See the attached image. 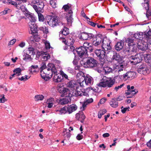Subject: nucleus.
Segmentation results:
<instances>
[{
	"label": "nucleus",
	"mask_w": 151,
	"mask_h": 151,
	"mask_svg": "<svg viewBox=\"0 0 151 151\" xmlns=\"http://www.w3.org/2000/svg\"><path fill=\"white\" fill-rule=\"evenodd\" d=\"M36 12L38 14L39 21L40 22H43L45 18L43 15L41 13H43V12Z\"/></svg>",
	"instance_id": "e433bc0d"
},
{
	"label": "nucleus",
	"mask_w": 151,
	"mask_h": 151,
	"mask_svg": "<svg viewBox=\"0 0 151 151\" xmlns=\"http://www.w3.org/2000/svg\"><path fill=\"white\" fill-rule=\"evenodd\" d=\"M104 70L106 74H108L112 72V68L108 67H105Z\"/></svg>",
	"instance_id": "09e8293b"
},
{
	"label": "nucleus",
	"mask_w": 151,
	"mask_h": 151,
	"mask_svg": "<svg viewBox=\"0 0 151 151\" xmlns=\"http://www.w3.org/2000/svg\"><path fill=\"white\" fill-rule=\"evenodd\" d=\"M54 76L53 77V81L56 83H59L62 81L63 79L61 75L58 73L55 74H54Z\"/></svg>",
	"instance_id": "b1692460"
},
{
	"label": "nucleus",
	"mask_w": 151,
	"mask_h": 151,
	"mask_svg": "<svg viewBox=\"0 0 151 151\" xmlns=\"http://www.w3.org/2000/svg\"><path fill=\"white\" fill-rule=\"evenodd\" d=\"M123 63H117L114 66V68L116 69V71H118L119 74H120L121 76L125 72L124 66L123 65Z\"/></svg>",
	"instance_id": "ddd939ff"
},
{
	"label": "nucleus",
	"mask_w": 151,
	"mask_h": 151,
	"mask_svg": "<svg viewBox=\"0 0 151 151\" xmlns=\"http://www.w3.org/2000/svg\"><path fill=\"white\" fill-rule=\"evenodd\" d=\"M41 54L42 55L41 59L43 61H47L50 57L49 54L47 52H41Z\"/></svg>",
	"instance_id": "2f4dec72"
},
{
	"label": "nucleus",
	"mask_w": 151,
	"mask_h": 151,
	"mask_svg": "<svg viewBox=\"0 0 151 151\" xmlns=\"http://www.w3.org/2000/svg\"><path fill=\"white\" fill-rule=\"evenodd\" d=\"M60 40L65 44L66 45H68V44L67 40L64 37H60Z\"/></svg>",
	"instance_id": "052dcab7"
},
{
	"label": "nucleus",
	"mask_w": 151,
	"mask_h": 151,
	"mask_svg": "<svg viewBox=\"0 0 151 151\" xmlns=\"http://www.w3.org/2000/svg\"><path fill=\"white\" fill-rule=\"evenodd\" d=\"M134 41L133 40L130 38H127L126 40V42L128 43V46L133 45Z\"/></svg>",
	"instance_id": "864d4df0"
},
{
	"label": "nucleus",
	"mask_w": 151,
	"mask_h": 151,
	"mask_svg": "<svg viewBox=\"0 0 151 151\" xmlns=\"http://www.w3.org/2000/svg\"><path fill=\"white\" fill-rule=\"evenodd\" d=\"M45 47L47 49H50V43L47 42H45Z\"/></svg>",
	"instance_id": "0e129e2a"
},
{
	"label": "nucleus",
	"mask_w": 151,
	"mask_h": 151,
	"mask_svg": "<svg viewBox=\"0 0 151 151\" xmlns=\"http://www.w3.org/2000/svg\"><path fill=\"white\" fill-rule=\"evenodd\" d=\"M127 76L129 78V80H131L134 78V73L131 72H127Z\"/></svg>",
	"instance_id": "603ef678"
},
{
	"label": "nucleus",
	"mask_w": 151,
	"mask_h": 151,
	"mask_svg": "<svg viewBox=\"0 0 151 151\" xmlns=\"http://www.w3.org/2000/svg\"><path fill=\"white\" fill-rule=\"evenodd\" d=\"M62 94L65 97H69L71 98L73 96L72 90L70 89L64 88L61 90Z\"/></svg>",
	"instance_id": "2eb2a0df"
},
{
	"label": "nucleus",
	"mask_w": 151,
	"mask_h": 151,
	"mask_svg": "<svg viewBox=\"0 0 151 151\" xmlns=\"http://www.w3.org/2000/svg\"><path fill=\"white\" fill-rule=\"evenodd\" d=\"M16 41V40L15 39H14L11 40L8 44V45H13L15 43Z\"/></svg>",
	"instance_id": "69168bd1"
},
{
	"label": "nucleus",
	"mask_w": 151,
	"mask_h": 151,
	"mask_svg": "<svg viewBox=\"0 0 151 151\" xmlns=\"http://www.w3.org/2000/svg\"><path fill=\"white\" fill-rule=\"evenodd\" d=\"M73 96H75L76 97H80L83 96H88L87 93L85 91H83L77 88L76 91H75V92H73Z\"/></svg>",
	"instance_id": "f3484780"
},
{
	"label": "nucleus",
	"mask_w": 151,
	"mask_h": 151,
	"mask_svg": "<svg viewBox=\"0 0 151 151\" xmlns=\"http://www.w3.org/2000/svg\"><path fill=\"white\" fill-rule=\"evenodd\" d=\"M124 85V84L123 83L120 85L116 86L114 88V90H115L116 91H117L119 88H122Z\"/></svg>",
	"instance_id": "680f3d73"
},
{
	"label": "nucleus",
	"mask_w": 151,
	"mask_h": 151,
	"mask_svg": "<svg viewBox=\"0 0 151 151\" xmlns=\"http://www.w3.org/2000/svg\"><path fill=\"white\" fill-rule=\"evenodd\" d=\"M137 71L140 74L147 75L150 72L149 68H148L146 65L143 64L139 67Z\"/></svg>",
	"instance_id": "9d476101"
},
{
	"label": "nucleus",
	"mask_w": 151,
	"mask_h": 151,
	"mask_svg": "<svg viewBox=\"0 0 151 151\" xmlns=\"http://www.w3.org/2000/svg\"><path fill=\"white\" fill-rule=\"evenodd\" d=\"M44 98V96L42 95H36L35 97V99L36 101L42 100Z\"/></svg>",
	"instance_id": "c03bdc74"
},
{
	"label": "nucleus",
	"mask_w": 151,
	"mask_h": 151,
	"mask_svg": "<svg viewBox=\"0 0 151 151\" xmlns=\"http://www.w3.org/2000/svg\"><path fill=\"white\" fill-rule=\"evenodd\" d=\"M77 109V106L75 104H73L68 107H64L61 108L60 109H56L55 111L58 112L60 114H65L68 112L69 114L71 113L72 112L75 111Z\"/></svg>",
	"instance_id": "20e7f679"
},
{
	"label": "nucleus",
	"mask_w": 151,
	"mask_h": 151,
	"mask_svg": "<svg viewBox=\"0 0 151 151\" xmlns=\"http://www.w3.org/2000/svg\"><path fill=\"white\" fill-rule=\"evenodd\" d=\"M47 68L45 63H42L41 64V66L40 67L41 71L42 70H44L45 69Z\"/></svg>",
	"instance_id": "e2e57ef3"
},
{
	"label": "nucleus",
	"mask_w": 151,
	"mask_h": 151,
	"mask_svg": "<svg viewBox=\"0 0 151 151\" xmlns=\"http://www.w3.org/2000/svg\"><path fill=\"white\" fill-rule=\"evenodd\" d=\"M134 36L137 39L142 40L143 38H146V34L143 32H138L134 34Z\"/></svg>",
	"instance_id": "412c9836"
},
{
	"label": "nucleus",
	"mask_w": 151,
	"mask_h": 151,
	"mask_svg": "<svg viewBox=\"0 0 151 151\" xmlns=\"http://www.w3.org/2000/svg\"><path fill=\"white\" fill-rule=\"evenodd\" d=\"M40 1L39 0H32V1L30 5L33 7L35 10H37V5L40 2Z\"/></svg>",
	"instance_id": "7c9ffc66"
},
{
	"label": "nucleus",
	"mask_w": 151,
	"mask_h": 151,
	"mask_svg": "<svg viewBox=\"0 0 151 151\" xmlns=\"http://www.w3.org/2000/svg\"><path fill=\"white\" fill-rule=\"evenodd\" d=\"M147 45L146 42H144V43H143L142 42H139L138 43V48L142 50H145L147 49Z\"/></svg>",
	"instance_id": "a878e982"
},
{
	"label": "nucleus",
	"mask_w": 151,
	"mask_h": 151,
	"mask_svg": "<svg viewBox=\"0 0 151 151\" xmlns=\"http://www.w3.org/2000/svg\"><path fill=\"white\" fill-rule=\"evenodd\" d=\"M94 35L91 33H88L86 32H83L81 34V38L83 40H89L93 38Z\"/></svg>",
	"instance_id": "a211bd4d"
},
{
	"label": "nucleus",
	"mask_w": 151,
	"mask_h": 151,
	"mask_svg": "<svg viewBox=\"0 0 151 151\" xmlns=\"http://www.w3.org/2000/svg\"><path fill=\"white\" fill-rule=\"evenodd\" d=\"M111 42L110 41L106 38L102 41V47L105 51H107L111 49V47L110 45Z\"/></svg>",
	"instance_id": "f8f14e48"
},
{
	"label": "nucleus",
	"mask_w": 151,
	"mask_h": 151,
	"mask_svg": "<svg viewBox=\"0 0 151 151\" xmlns=\"http://www.w3.org/2000/svg\"><path fill=\"white\" fill-rule=\"evenodd\" d=\"M111 106L113 108H116L118 106V103L114 99H113L110 102Z\"/></svg>",
	"instance_id": "473e14b6"
},
{
	"label": "nucleus",
	"mask_w": 151,
	"mask_h": 151,
	"mask_svg": "<svg viewBox=\"0 0 151 151\" xmlns=\"http://www.w3.org/2000/svg\"><path fill=\"white\" fill-rule=\"evenodd\" d=\"M23 57V60H24L28 61H31L32 60L31 55L27 53H25Z\"/></svg>",
	"instance_id": "4c0bfd02"
},
{
	"label": "nucleus",
	"mask_w": 151,
	"mask_h": 151,
	"mask_svg": "<svg viewBox=\"0 0 151 151\" xmlns=\"http://www.w3.org/2000/svg\"><path fill=\"white\" fill-rule=\"evenodd\" d=\"M145 60V62L147 63H151V55L150 54H146L144 56Z\"/></svg>",
	"instance_id": "f704fd0d"
},
{
	"label": "nucleus",
	"mask_w": 151,
	"mask_h": 151,
	"mask_svg": "<svg viewBox=\"0 0 151 151\" xmlns=\"http://www.w3.org/2000/svg\"><path fill=\"white\" fill-rule=\"evenodd\" d=\"M30 78V77H28L27 75H25L24 76H22L21 78H18V80L21 81H25Z\"/></svg>",
	"instance_id": "8fccbe9b"
},
{
	"label": "nucleus",
	"mask_w": 151,
	"mask_h": 151,
	"mask_svg": "<svg viewBox=\"0 0 151 151\" xmlns=\"http://www.w3.org/2000/svg\"><path fill=\"white\" fill-rule=\"evenodd\" d=\"M115 81L111 78H108L106 81H101L98 84V86L103 87H107L110 88L112 87L114 84Z\"/></svg>",
	"instance_id": "423d86ee"
},
{
	"label": "nucleus",
	"mask_w": 151,
	"mask_h": 151,
	"mask_svg": "<svg viewBox=\"0 0 151 151\" xmlns=\"http://www.w3.org/2000/svg\"><path fill=\"white\" fill-rule=\"evenodd\" d=\"M40 30H42L43 33L47 34L48 32V28L46 27H42L40 28Z\"/></svg>",
	"instance_id": "5fc2aeb1"
},
{
	"label": "nucleus",
	"mask_w": 151,
	"mask_h": 151,
	"mask_svg": "<svg viewBox=\"0 0 151 151\" xmlns=\"http://www.w3.org/2000/svg\"><path fill=\"white\" fill-rule=\"evenodd\" d=\"M124 47V41L121 40L117 42L115 45V49L117 51H120Z\"/></svg>",
	"instance_id": "4be33fe9"
},
{
	"label": "nucleus",
	"mask_w": 151,
	"mask_h": 151,
	"mask_svg": "<svg viewBox=\"0 0 151 151\" xmlns=\"http://www.w3.org/2000/svg\"><path fill=\"white\" fill-rule=\"evenodd\" d=\"M130 109L129 107L127 108H124L123 109H121V111L123 114L125 113L126 111L128 110L129 111V109Z\"/></svg>",
	"instance_id": "774afa93"
},
{
	"label": "nucleus",
	"mask_w": 151,
	"mask_h": 151,
	"mask_svg": "<svg viewBox=\"0 0 151 151\" xmlns=\"http://www.w3.org/2000/svg\"><path fill=\"white\" fill-rule=\"evenodd\" d=\"M63 9L65 11H66L67 10L69 11L68 14H73L71 4H68L66 5H64L63 6Z\"/></svg>",
	"instance_id": "cd10ccee"
},
{
	"label": "nucleus",
	"mask_w": 151,
	"mask_h": 151,
	"mask_svg": "<svg viewBox=\"0 0 151 151\" xmlns=\"http://www.w3.org/2000/svg\"><path fill=\"white\" fill-rule=\"evenodd\" d=\"M40 73L42 78L47 81L51 78L53 74L58 73V70L53 64L49 63L47 65V68L40 71Z\"/></svg>",
	"instance_id": "f257e3e1"
},
{
	"label": "nucleus",
	"mask_w": 151,
	"mask_h": 151,
	"mask_svg": "<svg viewBox=\"0 0 151 151\" xmlns=\"http://www.w3.org/2000/svg\"><path fill=\"white\" fill-rule=\"evenodd\" d=\"M54 101V100L53 98H50L47 100L48 104L47 106L49 108H51L53 106V102Z\"/></svg>",
	"instance_id": "a19ab883"
},
{
	"label": "nucleus",
	"mask_w": 151,
	"mask_h": 151,
	"mask_svg": "<svg viewBox=\"0 0 151 151\" xmlns=\"http://www.w3.org/2000/svg\"><path fill=\"white\" fill-rule=\"evenodd\" d=\"M70 130H68V132L67 129H64L62 134L63 136L65 138L69 139L71 136V134L70 132Z\"/></svg>",
	"instance_id": "c85d7f7f"
},
{
	"label": "nucleus",
	"mask_w": 151,
	"mask_h": 151,
	"mask_svg": "<svg viewBox=\"0 0 151 151\" xmlns=\"http://www.w3.org/2000/svg\"><path fill=\"white\" fill-rule=\"evenodd\" d=\"M26 17L27 18L26 19L32 32L33 33H36L37 30V26L35 24V22L36 21L35 17L32 13L27 14Z\"/></svg>",
	"instance_id": "f03ea898"
},
{
	"label": "nucleus",
	"mask_w": 151,
	"mask_h": 151,
	"mask_svg": "<svg viewBox=\"0 0 151 151\" xmlns=\"http://www.w3.org/2000/svg\"><path fill=\"white\" fill-rule=\"evenodd\" d=\"M60 74L63 78H64L65 79H68V75L65 73L63 71L61 70L60 71Z\"/></svg>",
	"instance_id": "6e6d98bb"
},
{
	"label": "nucleus",
	"mask_w": 151,
	"mask_h": 151,
	"mask_svg": "<svg viewBox=\"0 0 151 151\" xmlns=\"http://www.w3.org/2000/svg\"><path fill=\"white\" fill-rule=\"evenodd\" d=\"M76 85V82L74 81H69L66 84L67 86L70 88H73Z\"/></svg>",
	"instance_id": "c9c22d12"
},
{
	"label": "nucleus",
	"mask_w": 151,
	"mask_h": 151,
	"mask_svg": "<svg viewBox=\"0 0 151 151\" xmlns=\"http://www.w3.org/2000/svg\"><path fill=\"white\" fill-rule=\"evenodd\" d=\"M93 79L92 77L89 75L86 76L85 78L84 85H91L93 83Z\"/></svg>",
	"instance_id": "6ab92c4d"
},
{
	"label": "nucleus",
	"mask_w": 151,
	"mask_h": 151,
	"mask_svg": "<svg viewBox=\"0 0 151 151\" xmlns=\"http://www.w3.org/2000/svg\"><path fill=\"white\" fill-rule=\"evenodd\" d=\"M104 38L101 35H98L93 38V44L95 46H98L101 44Z\"/></svg>",
	"instance_id": "9b49d317"
},
{
	"label": "nucleus",
	"mask_w": 151,
	"mask_h": 151,
	"mask_svg": "<svg viewBox=\"0 0 151 151\" xmlns=\"http://www.w3.org/2000/svg\"><path fill=\"white\" fill-rule=\"evenodd\" d=\"M71 99L69 97H65V98L61 99L59 101V103L61 105H64L70 102Z\"/></svg>",
	"instance_id": "bb28decb"
},
{
	"label": "nucleus",
	"mask_w": 151,
	"mask_h": 151,
	"mask_svg": "<svg viewBox=\"0 0 151 151\" xmlns=\"http://www.w3.org/2000/svg\"><path fill=\"white\" fill-rule=\"evenodd\" d=\"M145 5L147 6V7L145 8L146 9V10H147L146 16L148 18L149 17L151 16V12L149 9V4L148 2H147V1H146Z\"/></svg>",
	"instance_id": "58836bf2"
},
{
	"label": "nucleus",
	"mask_w": 151,
	"mask_h": 151,
	"mask_svg": "<svg viewBox=\"0 0 151 151\" xmlns=\"http://www.w3.org/2000/svg\"><path fill=\"white\" fill-rule=\"evenodd\" d=\"M125 49L124 50L127 52V54H132L133 53L136 51V46L133 45H131L128 46L125 45Z\"/></svg>",
	"instance_id": "4468645a"
},
{
	"label": "nucleus",
	"mask_w": 151,
	"mask_h": 151,
	"mask_svg": "<svg viewBox=\"0 0 151 151\" xmlns=\"http://www.w3.org/2000/svg\"><path fill=\"white\" fill-rule=\"evenodd\" d=\"M74 39L72 37L68 39L67 40V42L68 44V45H73L74 42Z\"/></svg>",
	"instance_id": "3c124183"
},
{
	"label": "nucleus",
	"mask_w": 151,
	"mask_h": 151,
	"mask_svg": "<svg viewBox=\"0 0 151 151\" xmlns=\"http://www.w3.org/2000/svg\"><path fill=\"white\" fill-rule=\"evenodd\" d=\"M85 77L84 73L82 71L79 72L76 75L77 81L81 87L84 86Z\"/></svg>",
	"instance_id": "6e6552de"
},
{
	"label": "nucleus",
	"mask_w": 151,
	"mask_h": 151,
	"mask_svg": "<svg viewBox=\"0 0 151 151\" xmlns=\"http://www.w3.org/2000/svg\"><path fill=\"white\" fill-rule=\"evenodd\" d=\"M68 16H66V18L68 24L69 25L71 26L72 22L73 19L72 17V14H68Z\"/></svg>",
	"instance_id": "72a5a7b5"
},
{
	"label": "nucleus",
	"mask_w": 151,
	"mask_h": 151,
	"mask_svg": "<svg viewBox=\"0 0 151 151\" xmlns=\"http://www.w3.org/2000/svg\"><path fill=\"white\" fill-rule=\"evenodd\" d=\"M94 53L99 59H103L105 57V52L103 50H95Z\"/></svg>",
	"instance_id": "dca6fc26"
},
{
	"label": "nucleus",
	"mask_w": 151,
	"mask_h": 151,
	"mask_svg": "<svg viewBox=\"0 0 151 151\" xmlns=\"http://www.w3.org/2000/svg\"><path fill=\"white\" fill-rule=\"evenodd\" d=\"M1 98L0 99V102L4 103L5 101H7V99H5L4 97V94L0 95Z\"/></svg>",
	"instance_id": "4d7b16f0"
},
{
	"label": "nucleus",
	"mask_w": 151,
	"mask_h": 151,
	"mask_svg": "<svg viewBox=\"0 0 151 151\" xmlns=\"http://www.w3.org/2000/svg\"><path fill=\"white\" fill-rule=\"evenodd\" d=\"M86 60L85 62H83V61L80 62L81 64L83 65L85 67L93 68L99 65L97 61L92 57H86Z\"/></svg>",
	"instance_id": "7ed1b4c3"
},
{
	"label": "nucleus",
	"mask_w": 151,
	"mask_h": 151,
	"mask_svg": "<svg viewBox=\"0 0 151 151\" xmlns=\"http://www.w3.org/2000/svg\"><path fill=\"white\" fill-rule=\"evenodd\" d=\"M30 55L34 54V49L32 47H29L28 48L26 53Z\"/></svg>",
	"instance_id": "79ce46f5"
},
{
	"label": "nucleus",
	"mask_w": 151,
	"mask_h": 151,
	"mask_svg": "<svg viewBox=\"0 0 151 151\" xmlns=\"http://www.w3.org/2000/svg\"><path fill=\"white\" fill-rule=\"evenodd\" d=\"M151 37V29H150L148 32L146 34V39L148 40V38Z\"/></svg>",
	"instance_id": "bf43d9fd"
},
{
	"label": "nucleus",
	"mask_w": 151,
	"mask_h": 151,
	"mask_svg": "<svg viewBox=\"0 0 151 151\" xmlns=\"http://www.w3.org/2000/svg\"><path fill=\"white\" fill-rule=\"evenodd\" d=\"M90 45H90V43L85 42L83 44V45L81 46V47H83L86 48V49L87 50V49L89 47H90Z\"/></svg>",
	"instance_id": "13d9d810"
},
{
	"label": "nucleus",
	"mask_w": 151,
	"mask_h": 151,
	"mask_svg": "<svg viewBox=\"0 0 151 151\" xmlns=\"http://www.w3.org/2000/svg\"><path fill=\"white\" fill-rule=\"evenodd\" d=\"M76 51L79 57L83 59L88 56V51L86 48L80 47L76 49Z\"/></svg>",
	"instance_id": "0eeeda50"
},
{
	"label": "nucleus",
	"mask_w": 151,
	"mask_h": 151,
	"mask_svg": "<svg viewBox=\"0 0 151 151\" xmlns=\"http://www.w3.org/2000/svg\"><path fill=\"white\" fill-rule=\"evenodd\" d=\"M112 58L113 60L116 61L117 63H123L124 62L123 60L120 57L119 55L116 53L114 54Z\"/></svg>",
	"instance_id": "aec40b11"
},
{
	"label": "nucleus",
	"mask_w": 151,
	"mask_h": 151,
	"mask_svg": "<svg viewBox=\"0 0 151 151\" xmlns=\"http://www.w3.org/2000/svg\"><path fill=\"white\" fill-rule=\"evenodd\" d=\"M57 2L56 0H51L50 1V4L53 8H55L57 6Z\"/></svg>",
	"instance_id": "a18cd8bd"
},
{
	"label": "nucleus",
	"mask_w": 151,
	"mask_h": 151,
	"mask_svg": "<svg viewBox=\"0 0 151 151\" xmlns=\"http://www.w3.org/2000/svg\"><path fill=\"white\" fill-rule=\"evenodd\" d=\"M11 12V10L9 9L6 8L4 10L0 12V16L6 14Z\"/></svg>",
	"instance_id": "49530a36"
},
{
	"label": "nucleus",
	"mask_w": 151,
	"mask_h": 151,
	"mask_svg": "<svg viewBox=\"0 0 151 151\" xmlns=\"http://www.w3.org/2000/svg\"><path fill=\"white\" fill-rule=\"evenodd\" d=\"M76 119L80 121L81 122H83L85 118V116L83 112L77 113L76 114Z\"/></svg>",
	"instance_id": "5701e85b"
},
{
	"label": "nucleus",
	"mask_w": 151,
	"mask_h": 151,
	"mask_svg": "<svg viewBox=\"0 0 151 151\" xmlns=\"http://www.w3.org/2000/svg\"><path fill=\"white\" fill-rule=\"evenodd\" d=\"M106 112V109H103L102 110L100 111L99 112L98 115V118L99 119L101 117L102 115L104 114Z\"/></svg>",
	"instance_id": "de8ad7c7"
},
{
	"label": "nucleus",
	"mask_w": 151,
	"mask_h": 151,
	"mask_svg": "<svg viewBox=\"0 0 151 151\" xmlns=\"http://www.w3.org/2000/svg\"><path fill=\"white\" fill-rule=\"evenodd\" d=\"M21 69L19 68H17L13 71V72L16 75V76H18L21 74Z\"/></svg>",
	"instance_id": "37998d69"
},
{
	"label": "nucleus",
	"mask_w": 151,
	"mask_h": 151,
	"mask_svg": "<svg viewBox=\"0 0 151 151\" xmlns=\"http://www.w3.org/2000/svg\"><path fill=\"white\" fill-rule=\"evenodd\" d=\"M87 104H86V103L85 102L83 103L82 105V107H81V109L82 110H84L85 109V108L86 107V106Z\"/></svg>",
	"instance_id": "338daca9"
},
{
	"label": "nucleus",
	"mask_w": 151,
	"mask_h": 151,
	"mask_svg": "<svg viewBox=\"0 0 151 151\" xmlns=\"http://www.w3.org/2000/svg\"><path fill=\"white\" fill-rule=\"evenodd\" d=\"M127 92H125V94H126L127 95H129L131 94L132 95H133L136 94L137 92V91L136 92L135 90H132L131 89H130V85H127Z\"/></svg>",
	"instance_id": "c756f323"
},
{
	"label": "nucleus",
	"mask_w": 151,
	"mask_h": 151,
	"mask_svg": "<svg viewBox=\"0 0 151 151\" xmlns=\"http://www.w3.org/2000/svg\"><path fill=\"white\" fill-rule=\"evenodd\" d=\"M130 62L134 65H136L140 63L142 58L139 54H137L134 55H132L129 58Z\"/></svg>",
	"instance_id": "1a4fd4ad"
},
{
	"label": "nucleus",
	"mask_w": 151,
	"mask_h": 151,
	"mask_svg": "<svg viewBox=\"0 0 151 151\" xmlns=\"http://www.w3.org/2000/svg\"><path fill=\"white\" fill-rule=\"evenodd\" d=\"M60 32L64 35H66L69 34V29L67 27H64L62 31Z\"/></svg>",
	"instance_id": "ea45409f"
},
{
	"label": "nucleus",
	"mask_w": 151,
	"mask_h": 151,
	"mask_svg": "<svg viewBox=\"0 0 151 151\" xmlns=\"http://www.w3.org/2000/svg\"><path fill=\"white\" fill-rule=\"evenodd\" d=\"M45 6L43 2L40 1V2L38 4V6L37 7V10H35L36 12H43V8Z\"/></svg>",
	"instance_id": "393cba45"
},
{
	"label": "nucleus",
	"mask_w": 151,
	"mask_h": 151,
	"mask_svg": "<svg viewBox=\"0 0 151 151\" xmlns=\"http://www.w3.org/2000/svg\"><path fill=\"white\" fill-rule=\"evenodd\" d=\"M47 22L50 26L52 27L58 25H63V24L60 20L59 18L55 16L48 17Z\"/></svg>",
	"instance_id": "39448f33"
}]
</instances>
